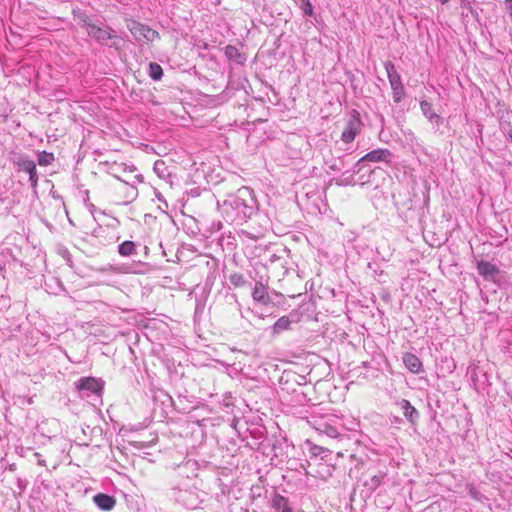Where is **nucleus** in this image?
I'll return each mask as SVG.
<instances>
[{"instance_id":"obj_1","label":"nucleus","mask_w":512,"mask_h":512,"mask_svg":"<svg viewBox=\"0 0 512 512\" xmlns=\"http://www.w3.org/2000/svg\"><path fill=\"white\" fill-rule=\"evenodd\" d=\"M218 207L227 222L240 224L257 211L258 204L253 190L243 186L222 203L218 202Z\"/></svg>"},{"instance_id":"obj_2","label":"nucleus","mask_w":512,"mask_h":512,"mask_svg":"<svg viewBox=\"0 0 512 512\" xmlns=\"http://www.w3.org/2000/svg\"><path fill=\"white\" fill-rule=\"evenodd\" d=\"M80 20L83 23L82 26L86 28L87 34L99 44L108 45L117 50L120 49L117 42L118 37L114 34L115 31L112 28L107 25L98 26L92 23L86 16L81 17Z\"/></svg>"},{"instance_id":"obj_3","label":"nucleus","mask_w":512,"mask_h":512,"mask_svg":"<svg viewBox=\"0 0 512 512\" xmlns=\"http://www.w3.org/2000/svg\"><path fill=\"white\" fill-rule=\"evenodd\" d=\"M119 239L120 236L114 230L99 225L88 235L87 241L94 246L105 247L116 243Z\"/></svg>"},{"instance_id":"obj_4","label":"nucleus","mask_w":512,"mask_h":512,"mask_svg":"<svg viewBox=\"0 0 512 512\" xmlns=\"http://www.w3.org/2000/svg\"><path fill=\"white\" fill-rule=\"evenodd\" d=\"M387 77L391 86L392 96L395 103H399L405 96V88L401 80L400 74L397 72L395 65L391 61L384 63Z\"/></svg>"},{"instance_id":"obj_5","label":"nucleus","mask_w":512,"mask_h":512,"mask_svg":"<svg viewBox=\"0 0 512 512\" xmlns=\"http://www.w3.org/2000/svg\"><path fill=\"white\" fill-rule=\"evenodd\" d=\"M128 29L136 41L153 42L159 38V33L147 25L132 21L128 24Z\"/></svg>"},{"instance_id":"obj_6","label":"nucleus","mask_w":512,"mask_h":512,"mask_svg":"<svg viewBox=\"0 0 512 512\" xmlns=\"http://www.w3.org/2000/svg\"><path fill=\"white\" fill-rule=\"evenodd\" d=\"M14 163L18 166L20 170L29 174V181L31 183L32 188L35 189L38 185V175L36 164L34 163V161L30 160L25 155H19Z\"/></svg>"},{"instance_id":"obj_7","label":"nucleus","mask_w":512,"mask_h":512,"mask_svg":"<svg viewBox=\"0 0 512 512\" xmlns=\"http://www.w3.org/2000/svg\"><path fill=\"white\" fill-rule=\"evenodd\" d=\"M362 122L360 116L355 112L346 124L342 132L341 140L345 143H351L361 130Z\"/></svg>"},{"instance_id":"obj_8","label":"nucleus","mask_w":512,"mask_h":512,"mask_svg":"<svg viewBox=\"0 0 512 512\" xmlns=\"http://www.w3.org/2000/svg\"><path fill=\"white\" fill-rule=\"evenodd\" d=\"M391 156V152L388 149H375L367 154H365L363 157H361L356 163L355 166H359L363 162L369 161V162H388L389 158Z\"/></svg>"},{"instance_id":"obj_9","label":"nucleus","mask_w":512,"mask_h":512,"mask_svg":"<svg viewBox=\"0 0 512 512\" xmlns=\"http://www.w3.org/2000/svg\"><path fill=\"white\" fill-rule=\"evenodd\" d=\"M477 271L487 281H494L500 273L496 265L484 260L477 262Z\"/></svg>"},{"instance_id":"obj_10","label":"nucleus","mask_w":512,"mask_h":512,"mask_svg":"<svg viewBox=\"0 0 512 512\" xmlns=\"http://www.w3.org/2000/svg\"><path fill=\"white\" fill-rule=\"evenodd\" d=\"M177 500L188 509H196L201 500L194 491L179 490Z\"/></svg>"},{"instance_id":"obj_11","label":"nucleus","mask_w":512,"mask_h":512,"mask_svg":"<svg viewBox=\"0 0 512 512\" xmlns=\"http://www.w3.org/2000/svg\"><path fill=\"white\" fill-rule=\"evenodd\" d=\"M93 502L102 511H111L116 505L115 497L105 493L94 495Z\"/></svg>"},{"instance_id":"obj_12","label":"nucleus","mask_w":512,"mask_h":512,"mask_svg":"<svg viewBox=\"0 0 512 512\" xmlns=\"http://www.w3.org/2000/svg\"><path fill=\"white\" fill-rule=\"evenodd\" d=\"M252 298L255 302L262 305H268L271 302V298L267 292V287L261 281H257L255 283Z\"/></svg>"},{"instance_id":"obj_13","label":"nucleus","mask_w":512,"mask_h":512,"mask_svg":"<svg viewBox=\"0 0 512 512\" xmlns=\"http://www.w3.org/2000/svg\"><path fill=\"white\" fill-rule=\"evenodd\" d=\"M403 363L405 367L414 374H419L423 371L422 362L420 359L413 353H405L403 355Z\"/></svg>"},{"instance_id":"obj_14","label":"nucleus","mask_w":512,"mask_h":512,"mask_svg":"<svg viewBox=\"0 0 512 512\" xmlns=\"http://www.w3.org/2000/svg\"><path fill=\"white\" fill-rule=\"evenodd\" d=\"M398 405L400 406L404 417L412 424H415L419 419V412L416 410L415 407L411 405V403L406 400L402 399Z\"/></svg>"},{"instance_id":"obj_15","label":"nucleus","mask_w":512,"mask_h":512,"mask_svg":"<svg viewBox=\"0 0 512 512\" xmlns=\"http://www.w3.org/2000/svg\"><path fill=\"white\" fill-rule=\"evenodd\" d=\"M271 507L277 512H293L289 500L278 493L271 499Z\"/></svg>"},{"instance_id":"obj_16","label":"nucleus","mask_w":512,"mask_h":512,"mask_svg":"<svg viewBox=\"0 0 512 512\" xmlns=\"http://www.w3.org/2000/svg\"><path fill=\"white\" fill-rule=\"evenodd\" d=\"M420 108L423 115L430 121L437 124L442 123L441 117L433 110L430 102L423 100L420 102Z\"/></svg>"},{"instance_id":"obj_17","label":"nucleus","mask_w":512,"mask_h":512,"mask_svg":"<svg viewBox=\"0 0 512 512\" xmlns=\"http://www.w3.org/2000/svg\"><path fill=\"white\" fill-rule=\"evenodd\" d=\"M77 388L79 390L91 391L92 393H98L101 390L98 381L90 377L80 379Z\"/></svg>"},{"instance_id":"obj_18","label":"nucleus","mask_w":512,"mask_h":512,"mask_svg":"<svg viewBox=\"0 0 512 512\" xmlns=\"http://www.w3.org/2000/svg\"><path fill=\"white\" fill-rule=\"evenodd\" d=\"M225 55L229 60L237 64H243L246 60L245 56L233 45H227L225 47Z\"/></svg>"},{"instance_id":"obj_19","label":"nucleus","mask_w":512,"mask_h":512,"mask_svg":"<svg viewBox=\"0 0 512 512\" xmlns=\"http://www.w3.org/2000/svg\"><path fill=\"white\" fill-rule=\"evenodd\" d=\"M292 322L289 316L280 317L272 326V333L276 335L289 330Z\"/></svg>"},{"instance_id":"obj_20","label":"nucleus","mask_w":512,"mask_h":512,"mask_svg":"<svg viewBox=\"0 0 512 512\" xmlns=\"http://www.w3.org/2000/svg\"><path fill=\"white\" fill-rule=\"evenodd\" d=\"M385 473L379 472L378 474L372 475L370 478L364 481V486L370 491H375L382 483Z\"/></svg>"},{"instance_id":"obj_21","label":"nucleus","mask_w":512,"mask_h":512,"mask_svg":"<svg viewBox=\"0 0 512 512\" xmlns=\"http://www.w3.org/2000/svg\"><path fill=\"white\" fill-rule=\"evenodd\" d=\"M118 253L123 257H129L136 253L135 243L132 241H124L118 247Z\"/></svg>"},{"instance_id":"obj_22","label":"nucleus","mask_w":512,"mask_h":512,"mask_svg":"<svg viewBox=\"0 0 512 512\" xmlns=\"http://www.w3.org/2000/svg\"><path fill=\"white\" fill-rule=\"evenodd\" d=\"M149 76L155 81L160 80L163 76L162 67L156 62H151L149 64Z\"/></svg>"},{"instance_id":"obj_23","label":"nucleus","mask_w":512,"mask_h":512,"mask_svg":"<svg viewBox=\"0 0 512 512\" xmlns=\"http://www.w3.org/2000/svg\"><path fill=\"white\" fill-rule=\"evenodd\" d=\"M38 164L41 166L50 165L54 161L53 153L42 151L38 154Z\"/></svg>"},{"instance_id":"obj_24","label":"nucleus","mask_w":512,"mask_h":512,"mask_svg":"<svg viewBox=\"0 0 512 512\" xmlns=\"http://www.w3.org/2000/svg\"><path fill=\"white\" fill-rule=\"evenodd\" d=\"M319 430L330 438H337L339 436V432L337 429L329 424H323Z\"/></svg>"},{"instance_id":"obj_25","label":"nucleus","mask_w":512,"mask_h":512,"mask_svg":"<svg viewBox=\"0 0 512 512\" xmlns=\"http://www.w3.org/2000/svg\"><path fill=\"white\" fill-rule=\"evenodd\" d=\"M229 281L235 287H242L246 283L244 276L240 273L231 274Z\"/></svg>"},{"instance_id":"obj_26","label":"nucleus","mask_w":512,"mask_h":512,"mask_svg":"<svg viewBox=\"0 0 512 512\" xmlns=\"http://www.w3.org/2000/svg\"><path fill=\"white\" fill-rule=\"evenodd\" d=\"M300 8L303 11V13L307 16L313 15V6L310 0H300Z\"/></svg>"},{"instance_id":"obj_27","label":"nucleus","mask_w":512,"mask_h":512,"mask_svg":"<svg viewBox=\"0 0 512 512\" xmlns=\"http://www.w3.org/2000/svg\"><path fill=\"white\" fill-rule=\"evenodd\" d=\"M310 444V453L313 455V456H319L321 455L322 453L326 452L327 450L325 448H323L322 446H319V445H315V444Z\"/></svg>"},{"instance_id":"obj_28","label":"nucleus","mask_w":512,"mask_h":512,"mask_svg":"<svg viewBox=\"0 0 512 512\" xmlns=\"http://www.w3.org/2000/svg\"><path fill=\"white\" fill-rule=\"evenodd\" d=\"M344 167V159L339 158L333 165L330 166L332 170H341Z\"/></svg>"},{"instance_id":"obj_29","label":"nucleus","mask_w":512,"mask_h":512,"mask_svg":"<svg viewBox=\"0 0 512 512\" xmlns=\"http://www.w3.org/2000/svg\"><path fill=\"white\" fill-rule=\"evenodd\" d=\"M103 270L104 271L110 270V271H113L115 273L126 272L125 270L122 269L121 266H112V265H109L108 268H104Z\"/></svg>"},{"instance_id":"obj_30","label":"nucleus","mask_w":512,"mask_h":512,"mask_svg":"<svg viewBox=\"0 0 512 512\" xmlns=\"http://www.w3.org/2000/svg\"><path fill=\"white\" fill-rule=\"evenodd\" d=\"M18 485L21 489H23L25 487V485L22 484V480L21 479H18Z\"/></svg>"},{"instance_id":"obj_31","label":"nucleus","mask_w":512,"mask_h":512,"mask_svg":"<svg viewBox=\"0 0 512 512\" xmlns=\"http://www.w3.org/2000/svg\"><path fill=\"white\" fill-rule=\"evenodd\" d=\"M39 464H40V465H45V461H44V460L39 461Z\"/></svg>"},{"instance_id":"obj_32","label":"nucleus","mask_w":512,"mask_h":512,"mask_svg":"<svg viewBox=\"0 0 512 512\" xmlns=\"http://www.w3.org/2000/svg\"><path fill=\"white\" fill-rule=\"evenodd\" d=\"M441 2H442V3H446V2H448V0H441Z\"/></svg>"}]
</instances>
